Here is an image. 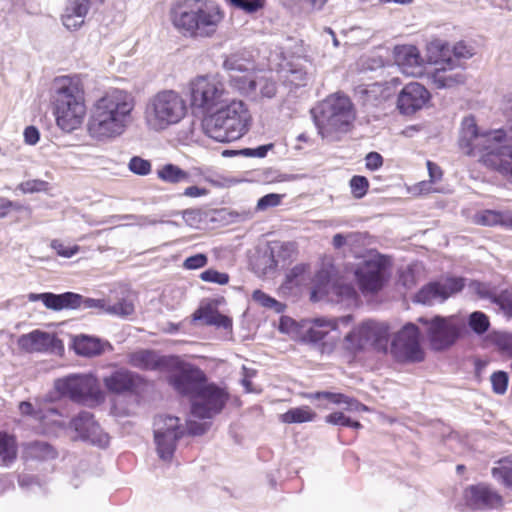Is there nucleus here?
I'll use <instances>...</instances> for the list:
<instances>
[{
    "label": "nucleus",
    "mask_w": 512,
    "mask_h": 512,
    "mask_svg": "<svg viewBox=\"0 0 512 512\" xmlns=\"http://www.w3.org/2000/svg\"><path fill=\"white\" fill-rule=\"evenodd\" d=\"M56 392L72 402L94 406L105 399L99 379L92 373L70 374L54 381Z\"/></svg>",
    "instance_id": "6e6552de"
},
{
    "label": "nucleus",
    "mask_w": 512,
    "mask_h": 512,
    "mask_svg": "<svg viewBox=\"0 0 512 512\" xmlns=\"http://www.w3.org/2000/svg\"><path fill=\"white\" fill-rule=\"evenodd\" d=\"M161 430L162 435L183 436V430L180 426V419L174 416L160 415L154 420V434Z\"/></svg>",
    "instance_id": "4c0bfd02"
},
{
    "label": "nucleus",
    "mask_w": 512,
    "mask_h": 512,
    "mask_svg": "<svg viewBox=\"0 0 512 512\" xmlns=\"http://www.w3.org/2000/svg\"><path fill=\"white\" fill-rule=\"evenodd\" d=\"M429 59L433 63L444 61L462 65L461 61L473 56V48L464 41H459L451 46L448 42L440 39L431 41L428 45Z\"/></svg>",
    "instance_id": "a211bd4d"
},
{
    "label": "nucleus",
    "mask_w": 512,
    "mask_h": 512,
    "mask_svg": "<svg viewBox=\"0 0 512 512\" xmlns=\"http://www.w3.org/2000/svg\"><path fill=\"white\" fill-rule=\"evenodd\" d=\"M497 346L506 352H512V335L510 334H500L496 338Z\"/></svg>",
    "instance_id": "774afa93"
},
{
    "label": "nucleus",
    "mask_w": 512,
    "mask_h": 512,
    "mask_svg": "<svg viewBox=\"0 0 512 512\" xmlns=\"http://www.w3.org/2000/svg\"><path fill=\"white\" fill-rule=\"evenodd\" d=\"M129 169L137 175H148L151 172L150 161L139 156H134L129 161Z\"/></svg>",
    "instance_id": "3c124183"
},
{
    "label": "nucleus",
    "mask_w": 512,
    "mask_h": 512,
    "mask_svg": "<svg viewBox=\"0 0 512 512\" xmlns=\"http://www.w3.org/2000/svg\"><path fill=\"white\" fill-rule=\"evenodd\" d=\"M200 279L205 282L226 285L229 282V275L214 269H207L200 274Z\"/></svg>",
    "instance_id": "864d4df0"
},
{
    "label": "nucleus",
    "mask_w": 512,
    "mask_h": 512,
    "mask_svg": "<svg viewBox=\"0 0 512 512\" xmlns=\"http://www.w3.org/2000/svg\"><path fill=\"white\" fill-rule=\"evenodd\" d=\"M438 67L431 74L433 84L438 88H451L465 82L464 67L455 63L440 61L434 63Z\"/></svg>",
    "instance_id": "393cba45"
},
{
    "label": "nucleus",
    "mask_w": 512,
    "mask_h": 512,
    "mask_svg": "<svg viewBox=\"0 0 512 512\" xmlns=\"http://www.w3.org/2000/svg\"><path fill=\"white\" fill-rule=\"evenodd\" d=\"M465 286L462 277H447L440 281H432L424 285L415 295V301L422 304H432L435 300L441 302L460 292Z\"/></svg>",
    "instance_id": "f3484780"
},
{
    "label": "nucleus",
    "mask_w": 512,
    "mask_h": 512,
    "mask_svg": "<svg viewBox=\"0 0 512 512\" xmlns=\"http://www.w3.org/2000/svg\"><path fill=\"white\" fill-rule=\"evenodd\" d=\"M317 414L309 406H301L289 409L280 415L281 422L285 424L304 423L315 420Z\"/></svg>",
    "instance_id": "e433bc0d"
},
{
    "label": "nucleus",
    "mask_w": 512,
    "mask_h": 512,
    "mask_svg": "<svg viewBox=\"0 0 512 512\" xmlns=\"http://www.w3.org/2000/svg\"><path fill=\"white\" fill-rule=\"evenodd\" d=\"M81 307L86 309H98L105 312L107 305L103 299L84 298L82 296Z\"/></svg>",
    "instance_id": "e2e57ef3"
},
{
    "label": "nucleus",
    "mask_w": 512,
    "mask_h": 512,
    "mask_svg": "<svg viewBox=\"0 0 512 512\" xmlns=\"http://www.w3.org/2000/svg\"><path fill=\"white\" fill-rule=\"evenodd\" d=\"M419 328L413 324H406L395 336L392 342V353L402 362H421L425 353L420 345Z\"/></svg>",
    "instance_id": "dca6fc26"
},
{
    "label": "nucleus",
    "mask_w": 512,
    "mask_h": 512,
    "mask_svg": "<svg viewBox=\"0 0 512 512\" xmlns=\"http://www.w3.org/2000/svg\"><path fill=\"white\" fill-rule=\"evenodd\" d=\"M157 176L164 182L180 183L189 178V174L174 164H166L157 170Z\"/></svg>",
    "instance_id": "ea45409f"
},
{
    "label": "nucleus",
    "mask_w": 512,
    "mask_h": 512,
    "mask_svg": "<svg viewBox=\"0 0 512 512\" xmlns=\"http://www.w3.org/2000/svg\"><path fill=\"white\" fill-rule=\"evenodd\" d=\"M229 398L225 387L207 382L190 400L191 414L199 419H211L222 412Z\"/></svg>",
    "instance_id": "4468645a"
},
{
    "label": "nucleus",
    "mask_w": 512,
    "mask_h": 512,
    "mask_svg": "<svg viewBox=\"0 0 512 512\" xmlns=\"http://www.w3.org/2000/svg\"><path fill=\"white\" fill-rule=\"evenodd\" d=\"M491 474L505 487L512 488V455L499 459L496 466L492 468Z\"/></svg>",
    "instance_id": "58836bf2"
},
{
    "label": "nucleus",
    "mask_w": 512,
    "mask_h": 512,
    "mask_svg": "<svg viewBox=\"0 0 512 512\" xmlns=\"http://www.w3.org/2000/svg\"><path fill=\"white\" fill-rule=\"evenodd\" d=\"M349 186L353 197L361 199L367 194L370 184L365 176L354 175L349 181Z\"/></svg>",
    "instance_id": "c03bdc74"
},
{
    "label": "nucleus",
    "mask_w": 512,
    "mask_h": 512,
    "mask_svg": "<svg viewBox=\"0 0 512 512\" xmlns=\"http://www.w3.org/2000/svg\"><path fill=\"white\" fill-rule=\"evenodd\" d=\"M483 164L512 181V150L505 148L484 156Z\"/></svg>",
    "instance_id": "bb28decb"
},
{
    "label": "nucleus",
    "mask_w": 512,
    "mask_h": 512,
    "mask_svg": "<svg viewBox=\"0 0 512 512\" xmlns=\"http://www.w3.org/2000/svg\"><path fill=\"white\" fill-rule=\"evenodd\" d=\"M466 506L472 510H489L502 507V496L487 484L468 486L463 493Z\"/></svg>",
    "instance_id": "6ab92c4d"
},
{
    "label": "nucleus",
    "mask_w": 512,
    "mask_h": 512,
    "mask_svg": "<svg viewBox=\"0 0 512 512\" xmlns=\"http://www.w3.org/2000/svg\"><path fill=\"white\" fill-rule=\"evenodd\" d=\"M502 220L503 212L491 209L482 210L474 216V222L481 226H501Z\"/></svg>",
    "instance_id": "a19ab883"
},
{
    "label": "nucleus",
    "mask_w": 512,
    "mask_h": 512,
    "mask_svg": "<svg viewBox=\"0 0 512 512\" xmlns=\"http://www.w3.org/2000/svg\"><path fill=\"white\" fill-rule=\"evenodd\" d=\"M338 328V320H326L317 318L313 320L311 327L306 333V338L311 342H319L325 338V336Z\"/></svg>",
    "instance_id": "473e14b6"
},
{
    "label": "nucleus",
    "mask_w": 512,
    "mask_h": 512,
    "mask_svg": "<svg viewBox=\"0 0 512 512\" xmlns=\"http://www.w3.org/2000/svg\"><path fill=\"white\" fill-rule=\"evenodd\" d=\"M426 166L428 169L430 182L434 183V182L440 181L442 179L443 170L441 169V167L438 164L428 160L426 163Z\"/></svg>",
    "instance_id": "0e129e2a"
},
{
    "label": "nucleus",
    "mask_w": 512,
    "mask_h": 512,
    "mask_svg": "<svg viewBox=\"0 0 512 512\" xmlns=\"http://www.w3.org/2000/svg\"><path fill=\"white\" fill-rule=\"evenodd\" d=\"M208 258L203 253H198L187 257L183 262V268L187 270H196L206 266Z\"/></svg>",
    "instance_id": "4d7b16f0"
},
{
    "label": "nucleus",
    "mask_w": 512,
    "mask_h": 512,
    "mask_svg": "<svg viewBox=\"0 0 512 512\" xmlns=\"http://www.w3.org/2000/svg\"><path fill=\"white\" fill-rule=\"evenodd\" d=\"M326 422L333 424V425L352 427L354 429H360L362 427L360 422L351 420L343 412H339V411L333 412V413L327 415Z\"/></svg>",
    "instance_id": "de8ad7c7"
},
{
    "label": "nucleus",
    "mask_w": 512,
    "mask_h": 512,
    "mask_svg": "<svg viewBox=\"0 0 512 512\" xmlns=\"http://www.w3.org/2000/svg\"><path fill=\"white\" fill-rule=\"evenodd\" d=\"M173 27L184 37L211 38L224 19V12L212 0H178L169 9Z\"/></svg>",
    "instance_id": "f03ea898"
},
{
    "label": "nucleus",
    "mask_w": 512,
    "mask_h": 512,
    "mask_svg": "<svg viewBox=\"0 0 512 512\" xmlns=\"http://www.w3.org/2000/svg\"><path fill=\"white\" fill-rule=\"evenodd\" d=\"M281 202V197L279 194L270 193L263 197H261L257 202L258 210H266L269 207L278 206Z\"/></svg>",
    "instance_id": "bf43d9fd"
},
{
    "label": "nucleus",
    "mask_w": 512,
    "mask_h": 512,
    "mask_svg": "<svg viewBox=\"0 0 512 512\" xmlns=\"http://www.w3.org/2000/svg\"><path fill=\"white\" fill-rule=\"evenodd\" d=\"M73 347L76 354L85 357L98 356L104 352V343L99 338L87 335L76 336Z\"/></svg>",
    "instance_id": "c85d7f7f"
},
{
    "label": "nucleus",
    "mask_w": 512,
    "mask_h": 512,
    "mask_svg": "<svg viewBox=\"0 0 512 512\" xmlns=\"http://www.w3.org/2000/svg\"><path fill=\"white\" fill-rule=\"evenodd\" d=\"M69 425L80 439L89 440L92 443H108V436L100 433L99 424L94 420L93 414L88 411L78 413L71 419Z\"/></svg>",
    "instance_id": "5701e85b"
},
{
    "label": "nucleus",
    "mask_w": 512,
    "mask_h": 512,
    "mask_svg": "<svg viewBox=\"0 0 512 512\" xmlns=\"http://www.w3.org/2000/svg\"><path fill=\"white\" fill-rule=\"evenodd\" d=\"M135 97L127 90L111 88L97 99L88 122L91 137L104 140L122 135L132 121Z\"/></svg>",
    "instance_id": "f257e3e1"
},
{
    "label": "nucleus",
    "mask_w": 512,
    "mask_h": 512,
    "mask_svg": "<svg viewBox=\"0 0 512 512\" xmlns=\"http://www.w3.org/2000/svg\"><path fill=\"white\" fill-rule=\"evenodd\" d=\"M272 148L273 144L262 145L255 149L247 148L243 150V154L246 156L263 158L267 155V152Z\"/></svg>",
    "instance_id": "338daca9"
},
{
    "label": "nucleus",
    "mask_w": 512,
    "mask_h": 512,
    "mask_svg": "<svg viewBox=\"0 0 512 512\" xmlns=\"http://www.w3.org/2000/svg\"><path fill=\"white\" fill-rule=\"evenodd\" d=\"M469 327L476 333V334H484L488 331L490 327V321L488 316L481 312V311H475L470 314L469 320H468Z\"/></svg>",
    "instance_id": "79ce46f5"
},
{
    "label": "nucleus",
    "mask_w": 512,
    "mask_h": 512,
    "mask_svg": "<svg viewBox=\"0 0 512 512\" xmlns=\"http://www.w3.org/2000/svg\"><path fill=\"white\" fill-rule=\"evenodd\" d=\"M192 317L194 321L204 320L205 324L209 326L222 327L224 329L232 328L231 318L221 314L216 309H212L211 306L198 308Z\"/></svg>",
    "instance_id": "cd10ccee"
},
{
    "label": "nucleus",
    "mask_w": 512,
    "mask_h": 512,
    "mask_svg": "<svg viewBox=\"0 0 512 512\" xmlns=\"http://www.w3.org/2000/svg\"><path fill=\"white\" fill-rule=\"evenodd\" d=\"M18 456V444L13 435L0 432V466L12 465Z\"/></svg>",
    "instance_id": "7c9ffc66"
},
{
    "label": "nucleus",
    "mask_w": 512,
    "mask_h": 512,
    "mask_svg": "<svg viewBox=\"0 0 512 512\" xmlns=\"http://www.w3.org/2000/svg\"><path fill=\"white\" fill-rule=\"evenodd\" d=\"M50 246L58 256L64 258H71L80 251V247L78 245L66 246L62 241L58 239L52 240Z\"/></svg>",
    "instance_id": "603ef678"
},
{
    "label": "nucleus",
    "mask_w": 512,
    "mask_h": 512,
    "mask_svg": "<svg viewBox=\"0 0 512 512\" xmlns=\"http://www.w3.org/2000/svg\"><path fill=\"white\" fill-rule=\"evenodd\" d=\"M82 295L74 292H65L62 294H51L50 309L61 311L64 309L81 308Z\"/></svg>",
    "instance_id": "f704fd0d"
},
{
    "label": "nucleus",
    "mask_w": 512,
    "mask_h": 512,
    "mask_svg": "<svg viewBox=\"0 0 512 512\" xmlns=\"http://www.w3.org/2000/svg\"><path fill=\"white\" fill-rule=\"evenodd\" d=\"M186 113V102L180 93L163 90L156 93L148 102L145 120L151 129L160 131L179 123Z\"/></svg>",
    "instance_id": "423d86ee"
},
{
    "label": "nucleus",
    "mask_w": 512,
    "mask_h": 512,
    "mask_svg": "<svg viewBox=\"0 0 512 512\" xmlns=\"http://www.w3.org/2000/svg\"><path fill=\"white\" fill-rule=\"evenodd\" d=\"M506 133L502 129L480 132L473 116L464 118L462 122L459 147L468 156L483 158L489 153L498 152L506 147H498L504 141Z\"/></svg>",
    "instance_id": "1a4fd4ad"
},
{
    "label": "nucleus",
    "mask_w": 512,
    "mask_h": 512,
    "mask_svg": "<svg viewBox=\"0 0 512 512\" xmlns=\"http://www.w3.org/2000/svg\"><path fill=\"white\" fill-rule=\"evenodd\" d=\"M58 457L57 449L46 441H30L23 444L22 458L24 461L47 462Z\"/></svg>",
    "instance_id": "a878e982"
},
{
    "label": "nucleus",
    "mask_w": 512,
    "mask_h": 512,
    "mask_svg": "<svg viewBox=\"0 0 512 512\" xmlns=\"http://www.w3.org/2000/svg\"><path fill=\"white\" fill-rule=\"evenodd\" d=\"M388 338L389 327L386 324L368 320L345 336L342 348L351 362L357 354L369 347L376 351H386Z\"/></svg>",
    "instance_id": "9d476101"
},
{
    "label": "nucleus",
    "mask_w": 512,
    "mask_h": 512,
    "mask_svg": "<svg viewBox=\"0 0 512 512\" xmlns=\"http://www.w3.org/2000/svg\"><path fill=\"white\" fill-rule=\"evenodd\" d=\"M431 99L430 92L418 82L406 84L398 94L397 108L401 114L412 115L424 108Z\"/></svg>",
    "instance_id": "aec40b11"
},
{
    "label": "nucleus",
    "mask_w": 512,
    "mask_h": 512,
    "mask_svg": "<svg viewBox=\"0 0 512 512\" xmlns=\"http://www.w3.org/2000/svg\"><path fill=\"white\" fill-rule=\"evenodd\" d=\"M250 124L248 108L242 101L236 100L218 107L202 121L205 134L221 143L240 139L248 132Z\"/></svg>",
    "instance_id": "20e7f679"
},
{
    "label": "nucleus",
    "mask_w": 512,
    "mask_h": 512,
    "mask_svg": "<svg viewBox=\"0 0 512 512\" xmlns=\"http://www.w3.org/2000/svg\"><path fill=\"white\" fill-rule=\"evenodd\" d=\"M63 25L69 30H76L84 23V18H79L65 11L62 16Z\"/></svg>",
    "instance_id": "680f3d73"
},
{
    "label": "nucleus",
    "mask_w": 512,
    "mask_h": 512,
    "mask_svg": "<svg viewBox=\"0 0 512 512\" xmlns=\"http://www.w3.org/2000/svg\"><path fill=\"white\" fill-rule=\"evenodd\" d=\"M493 391L496 394H504L508 387V375L506 372L497 371L490 377Z\"/></svg>",
    "instance_id": "5fc2aeb1"
},
{
    "label": "nucleus",
    "mask_w": 512,
    "mask_h": 512,
    "mask_svg": "<svg viewBox=\"0 0 512 512\" xmlns=\"http://www.w3.org/2000/svg\"><path fill=\"white\" fill-rule=\"evenodd\" d=\"M300 58L287 62L283 67L285 82L294 87H302L307 84L308 74Z\"/></svg>",
    "instance_id": "c756f323"
},
{
    "label": "nucleus",
    "mask_w": 512,
    "mask_h": 512,
    "mask_svg": "<svg viewBox=\"0 0 512 512\" xmlns=\"http://www.w3.org/2000/svg\"><path fill=\"white\" fill-rule=\"evenodd\" d=\"M265 1L266 0H231V3L246 13H254L264 7Z\"/></svg>",
    "instance_id": "6e6d98bb"
},
{
    "label": "nucleus",
    "mask_w": 512,
    "mask_h": 512,
    "mask_svg": "<svg viewBox=\"0 0 512 512\" xmlns=\"http://www.w3.org/2000/svg\"><path fill=\"white\" fill-rule=\"evenodd\" d=\"M418 321L428 327L427 336L431 347L438 351L452 346L465 327L464 322L456 316H435L432 319L420 317Z\"/></svg>",
    "instance_id": "ddd939ff"
},
{
    "label": "nucleus",
    "mask_w": 512,
    "mask_h": 512,
    "mask_svg": "<svg viewBox=\"0 0 512 512\" xmlns=\"http://www.w3.org/2000/svg\"><path fill=\"white\" fill-rule=\"evenodd\" d=\"M330 301L356 300L357 292L351 283L339 275L333 264L323 265L312 280L311 300Z\"/></svg>",
    "instance_id": "9b49d317"
},
{
    "label": "nucleus",
    "mask_w": 512,
    "mask_h": 512,
    "mask_svg": "<svg viewBox=\"0 0 512 512\" xmlns=\"http://www.w3.org/2000/svg\"><path fill=\"white\" fill-rule=\"evenodd\" d=\"M383 157L378 152H369L365 157V167L370 171L378 170L383 166Z\"/></svg>",
    "instance_id": "052dcab7"
},
{
    "label": "nucleus",
    "mask_w": 512,
    "mask_h": 512,
    "mask_svg": "<svg viewBox=\"0 0 512 512\" xmlns=\"http://www.w3.org/2000/svg\"><path fill=\"white\" fill-rule=\"evenodd\" d=\"M306 397L311 400L326 399L329 402L334 403V404H342V403L349 404L350 403L349 397H347L346 395H344L342 393L321 391V392L309 393L306 395Z\"/></svg>",
    "instance_id": "49530a36"
},
{
    "label": "nucleus",
    "mask_w": 512,
    "mask_h": 512,
    "mask_svg": "<svg viewBox=\"0 0 512 512\" xmlns=\"http://www.w3.org/2000/svg\"><path fill=\"white\" fill-rule=\"evenodd\" d=\"M51 340L49 333L34 330L31 333L22 336L20 343L22 347L30 351H43L49 347Z\"/></svg>",
    "instance_id": "c9c22d12"
},
{
    "label": "nucleus",
    "mask_w": 512,
    "mask_h": 512,
    "mask_svg": "<svg viewBox=\"0 0 512 512\" xmlns=\"http://www.w3.org/2000/svg\"><path fill=\"white\" fill-rule=\"evenodd\" d=\"M60 413L51 406L39 407L35 413V420L39 423L42 431L47 433L56 427H60Z\"/></svg>",
    "instance_id": "2f4dec72"
},
{
    "label": "nucleus",
    "mask_w": 512,
    "mask_h": 512,
    "mask_svg": "<svg viewBox=\"0 0 512 512\" xmlns=\"http://www.w3.org/2000/svg\"><path fill=\"white\" fill-rule=\"evenodd\" d=\"M252 299L266 308H273L278 304L277 300L263 292L262 290H255L252 293Z\"/></svg>",
    "instance_id": "13d9d810"
},
{
    "label": "nucleus",
    "mask_w": 512,
    "mask_h": 512,
    "mask_svg": "<svg viewBox=\"0 0 512 512\" xmlns=\"http://www.w3.org/2000/svg\"><path fill=\"white\" fill-rule=\"evenodd\" d=\"M314 120L322 136L348 132L355 120L352 102L346 96L330 95L315 109Z\"/></svg>",
    "instance_id": "39448f33"
},
{
    "label": "nucleus",
    "mask_w": 512,
    "mask_h": 512,
    "mask_svg": "<svg viewBox=\"0 0 512 512\" xmlns=\"http://www.w3.org/2000/svg\"><path fill=\"white\" fill-rule=\"evenodd\" d=\"M226 88L216 75H197L187 85L190 106L205 117L225 102Z\"/></svg>",
    "instance_id": "0eeeda50"
},
{
    "label": "nucleus",
    "mask_w": 512,
    "mask_h": 512,
    "mask_svg": "<svg viewBox=\"0 0 512 512\" xmlns=\"http://www.w3.org/2000/svg\"><path fill=\"white\" fill-rule=\"evenodd\" d=\"M50 105L56 125L64 132L78 129L86 116L85 90L78 76H59L53 80Z\"/></svg>",
    "instance_id": "7ed1b4c3"
},
{
    "label": "nucleus",
    "mask_w": 512,
    "mask_h": 512,
    "mask_svg": "<svg viewBox=\"0 0 512 512\" xmlns=\"http://www.w3.org/2000/svg\"><path fill=\"white\" fill-rule=\"evenodd\" d=\"M103 384L112 394L136 393L145 379L128 369L120 368L103 378Z\"/></svg>",
    "instance_id": "4be33fe9"
},
{
    "label": "nucleus",
    "mask_w": 512,
    "mask_h": 512,
    "mask_svg": "<svg viewBox=\"0 0 512 512\" xmlns=\"http://www.w3.org/2000/svg\"><path fill=\"white\" fill-rule=\"evenodd\" d=\"M128 364L144 371H168L176 363L175 356H163L151 349H139L127 356Z\"/></svg>",
    "instance_id": "412c9836"
},
{
    "label": "nucleus",
    "mask_w": 512,
    "mask_h": 512,
    "mask_svg": "<svg viewBox=\"0 0 512 512\" xmlns=\"http://www.w3.org/2000/svg\"><path fill=\"white\" fill-rule=\"evenodd\" d=\"M169 371H173L168 378L169 384L177 393L189 397L190 400L208 382L202 369L183 362L178 357H176V363Z\"/></svg>",
    "instance_id": "2eb2a0df"
},
{
    "label": "nucleus",
    "mask_w": 512,
    "mask_h": 512,
    "mask_svg": "<svg viewBox=\"0 0 512 512\" xmlns=\"http://www.w3.org/2000/svg\"><path fill=\"white\" fill-rule=\"evenodd\" d=\"M389 261L382 255L360 263L355 271L356 284L363 295H375L380 292L389 279Z\"/></svg>",
    "instance_id": "f8f14e48"
},
{
    "label": "nucleus",
    "mask_w": 512,
    "mask_h": 512,
    "mask_svg": "<svg viewBox=\"0 0 512 512\" xmlns=\"http://www.w3.org/2000/svg\"><path fill=\"white\" fill-rule=\"evenodd\" d=\"M182 436L174 435H162L161 430L158 434H154L156 443L157 453L162 460L170 461L174 455L177 441Z\"/></svg>",
    "instance_id": "72a5a7b5"
},
{
    "label": "nucleus",
    "mask_w": 512,
    "mask_h": 512,
    "mask_svg": "<svg viewBox=\"0 0 512 512\" xmlns=\"http://www.w3.org/2000/svg\"><path fill=\"white\" fill-rule=\"evenodd\" d=\"M186 426L188 433L193 436L202 435L209 428V425L207 423H199L196 421H188Z\"/></svg>",
    "instance_id": "69168bd1"
},
{
    "label": "nucleus",
    "mask_w": 512,
    "mask_h": 512,
    "mask_svg": "<svg viewBox=\"0 0 512 512\" xmlns=\"http://www.w3.org/2000/svg\"><path fill=\"white\" fill-rule=\"evenodd\" d=\"M394 60L401 71L408 76L422 74L423 59L419 49L414 45H398L394 48Z\"/></svg>",
    "instance_id": "b1692460"
},
{
    "label": "nucleus",
    "mask_w": 512,
    "mask_h": 512,
    "mask_svg": "<svg viewBox=\"0 0 512 512\" xmlns=\"http://www.w3.org/2000/svg\"><path fill=\"white\" fill-rule=\"evenodd\" d=\"M134 304L132 301L127 299H121L113 305H107L105 313L116 315L120 317L130 316L134 313Z\"/></svg>",
    "instance_id": "a18cd8bd"
},
{
    "label": "nucleus",
    "mask_w": 512,
    "mask_h": 512,
    "mask_svg": "<svg viewBox=\"0 0 512 512\" xmlns=\"http://www.w3.org/2000/svg\"><path fill=\"white\" fill-rule=\"evenodd\" d=\"M469 288L473 293H475L481 299H488L491 302L493 301V297L495 296V292L493 288L487 284L477 280L471 281L469 284Z\"/></svg>",
    "instance_id": "09e8293b"
},
{
    "label": "nucleus",
    "mask_w": 512,
    "mask_h": 512,
    "mask_svg": "<svg viewBox=\"0 0 512 512\" xmlns=\"http://www.w3.org/2000/svg\"><path fill=\"white\" fill-rule=\"evenodd\" d=\"M90 8V0H70L65 11L79 18H85Z\"/></svg>",
    "instance_id": "8fccbe9b"
},
{
    "label": "nucleus",
    "mask_w": 512,
    "mask_h": 512,
    "mask_svg": "<svg viewBox=\"0 0 512 512\" xmlns=\"http://www.w3.org/2000/svg\"><path fill=\"white\" fill-rule=\"evenodd\" d=\"M492 303L497 305L507 318H512V289H504L495 294Z\"/></svg>",
    "instance_id": "37998d69"
}]
</instances>
